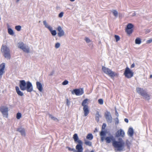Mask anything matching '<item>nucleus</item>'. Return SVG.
Segmentation results:
<instances>
[{
	"mask_svg": "<svg viewBox=\"0 0 152 152\" xmlns=\"http://www.w3.org/2000/svg\"><path fill=\"white\" fill-rule=\"evenodd\" d=\"M19 86L20 89L22 91L26 90L29 92H31L33 91L32 84L29 81L26 82L24 80H20Z\"/></svg>",
	"mask_w": 152,
	"mask_h": 152,
	"instance_id": "nucleus-1",
	"label": "nucleus"
},
{
	"mask_svg": "<svg viewBox=\"0 0 152 152\" xmlns=\"http://www.w3.org/2000/svg\"><path fill=\"white\" fill-rule=\"evenodd\" d=\"M118 141L115 140L113 142V145L115 148H117V151H122L124 147V142L121 138H118Z\"/></svg>",
	"mask_w": 152,
	"mask_h": 152,
	"instance_id": "nucleus-2",
	"label": "nucleus"
},
{
	"mask_svg": "<svg viewBox=\"0 0 152 152\" xmlns=\"http://www.w3.org/2000/svg\"><path fill=\"white\" fill-rule=\"evenodd\" d=\"M73 138L74 139L75 142V143H77V144L76 146V152H83V148L82 146L83 144V142L79 139L78 137L77 134H75L73 136Z\"/></svg>",
	"mask_w": 152,
	"mask_h": 152,
	"instance_id": "nucleus-3",
	"label": "nucleus"
},
{
	"mask_svg": "<svg viewBox=\"0 0 152 152\" xmlns=\"http://www.w3.org/2000/svg\"><path fill=\"white\" fill-rule=\"evenodd\" d=\"M137 92L140 95L142 96L146 100H149L150 99V95L147 93L146 90L139 87L136 88Z\"/></svg>",
	"mask_w": 152,
	"mask_h": 152,
	"instance_id": "nucleus-4",
	"label": "nucleus"
},
{
	"mask_svg": "<svg viewBox=\"0 0 152 152\" xmlns=\"http://www.w3.org/2000/svg\"><path fill=\"white\" fill-rule=\"evenodd\" d=\"M1 50L3 53V56L7 59H10L11 58L10 50L9 48L6 45H3L2 46Z\"/></svg>",
	"mask_w": 152,
	"mask_h": 152,
	"instance_id": "nucleus-5",
	"label": "nucleus"
},
{
	"mask_svg": "<svg viewBox=\"0 0 152 152\" xmlns=\"http://www.w3.org/2000/svg\"><path fill=\"white\" fill-rule=\"evenodd\" d=\"M102 70L104 73L108 75L111 78H113L114 76L117 75V74L111 70L104 66H102Z\"/></svg>",
	"mask_w": 152,
	"mask_h": 152,
	"instance_id": "nucleus-6",
	"label": "nucleus"
},
{
	"mask_svg": "<svg viewBox=\"0 0 152 152\" xmlns=\"http://www.w3.org/2000/svg\"><path fill=\"white\" fill-rule=\"evenodd\" d=\"M0 111L4 117L7 118L8 115V108L6 106H2L0 107Z\"/></svg>",
	"mask_w": 152,
	"mask_h": 152,
	"instance_id": "nucleus-7",
	"label": "nucleus"
},
{
	"mask_svg": "<svg viewBox=\"0 0 152 152\" xmlns=\"http://www.w3.org/2000/svg\"><path fill=\"white\" fill-rule=\"evenodd\" d=\"M124 74L126 77L129 78L132 77L133 75V73L128 67H127L125 70Z\"/></svg>",
	"mask_w": 152,
	"mask_h": 152,
	"instance_id": "nucleus-8",
	"label": "nucleus"
},
{
	"mask_svg": "<svg viewBox=\"0 0 152 152\" xmlns=\"http://www.w3.org/2000/svg\"><path fill=\"white\" fill-rule=\"evenodd\" d=\"M104 116L107 122L110 123H111L112 122V118L109 112L107 111L104 114Z\"/></svg>",
	"mask_w": 152,
	"mask_h": 152,
	"instance_id": "nucleus-9",
	"label": "nucleus"
},
{
	"mask_svg": "<svg viewBox=\"0 0 152 152\" xmlns=\"http://www.w3.org/2000/svg\"><path fill=\"white\" fill-rule=\"evenodd\" d=\"M72 94H75L76 95H80L83 94V88L81 89V90L79 89H74L72 91Z\"/></svg>",
	"mask_w": 152,
	"mask_h": 152,
	"instance_id": "nucleus-10",
	"label": "nucleus"
},
{
	"mask_svg": "<svg viewBox=\"0 0 152 152\" xmlns=\"http://www.w3.org/2000/svg\"><path fill=\"white\" fill-rule=\"evenodd\" d=\"M124 135L125 132L124 130L122 129H120L118 130L116 133L115 137H118L120 136L123 137H124Z\"/></svg>",
	"mask_w": 152,
	"mask_h": 152,
	"instance_id": "nucleus-11",
	"label": "nucleus"
},
{
	"mask_svg": "<svg viewBox=\"0 0 152 152\" xmlns=\"http://www.w3.org/2000/svg\"><path fill=\"white\" fill-rule=\"evenodd\" d=\"M105 140L106 143H109L111 141L113 142L115 140V138L112 135H111L110 136L106 137L105 138Z\"/></svg>",
	"mask_w": 152,
	"mask_h": 152,
	"instance_id": "nucleus-12",
	"label": "nucleus"
},
{
	"mask_svg": "<svg viewBox=\"0 0 152 152\" xmlns=\"http://www.w3.org/2000/svg\"><path fill=\"white\" fill-rule=\"evenodd\" d=\"M57 30L58 32V35L59 37H61L64 35V32L60 26H58Z\"/></svg>",
	"mask_w": 152,
	"mask_h": 152,
	"instance_id": "nucleus-13",
	"label": "nucleus"
},
{
	"mask_svg": "<svg viewBox=\"0 0 152 152\" xmlns=\"http://www.w3.org/2000/svg\"><path fill=\"white\" fill-rule=\"evenodd\" d=\"M5 66V64L4 63H3L0 65V76H2L4 73Z\"/></svg>",
	"mask_w": 152,
	"mask_h": 152,
	"instance_id": "nucleus-14",
	"label": "nucleus"
},
{
	"mask_svg": "<svg viewBox=\"0 0 152 152\" xmlns=\"http://www.w3.org/2000/svg\"><path fill=\"white\" fill-rule=\"evenodd\" d=\"M83 110L84 111V116H87L88 115L89 112L88 106L83 107Z\"/></svg>",
	"mask_w": 152,
	"mask_h": 152,
	"instance_id": "nucleus-15",
	"label": "nucleus"
},
{
	"mask_svg": "<svg viewBox=\"0 0 152 152\" xmlns=\"http://www.w3.org/2000/svg\"><path fill=\"white\" fill-rule=\"evenodd\" d=\"M37 88L40 92H42L43 90V88L41 83L39 82H36Z\"/></svg>",
	"mask_w": 152,
	"mask_h": 152,
	"instance_id": "nucleus-16",
	"label": "nucleus"
},
{
	"mask_svg": "<svg viewBox=\"0 0 152 152\" xmlns=\"http://www.w3.org/2000/svg\"><path fill=\"white\" fill-rule=\"evenodd\" d=\"M18 131L20 132L21 135L22 136H25L26 135L25 132V129L24 128H20L17 129V130Z\"/></svg>",
	"mask_w": 152,
	"mask_h": 152,
	"instance_id": "nucleus-17",
	"label": "nucleus"
},
{
	"mask_svg": "<svg viewBox=\"0 0 152 152\" xmlns=\"http://www.w3.org/2000/svg\"><path fill=\"white\" fill-rule=\"evenodd\" d=\"M134 130L132 127H129L128 131V134L130 137H132L134 134Z\"/></svg>",
	"mask_w": 152,
	"mask_h": 152,
	"instance_id": "nucleus-18",
	"label": "nucleus"
},
{
	"mask_svg": "<svg viewBox=\"0 0 152 152\" xmlns=\"http://www.w3.org/2000/svg\"><path fill=\"white\" fill-rule=\"evenodd\" d=\"M15 89L17 94L19 96H22L23 95V93L20 91L19 88L18 86H16L15 87Z\"/></svg>",
	"mask_w": 152,
	"mask_h": 152,
	"instance_id": "nucleus-19",
	"label": "nucleus"
},
{
	"mask_svg": "<svg viewBox=\"0 0 152 152\" xmlns=\"http://www.w3.org/2000/svg\"><path fill=\"white\" fill-rule=\"evenodd\" d=\"M99 117H101V116L100 115L99 112L98 111H97L95 116V119L97 122L99 121Z\"/></svg>",
	"mask_w": 152,
	"mask_h": 152,
	"instance_id": "nucleus-20",
	"label": "nucleus"
},
{
	"mask_svg": "<svg viewBox=\"0 0 152 152\" xmlns=\"http://www.w3.org/2000/svg\"><path fill=\"white\" fill-rule=\"evenodd\" d=\"M88 99H85L84 100L82 103V105L83 107H84L85 106H88V105L86 104H88Z\"/></svg>",
	"mask_w": 152,
	"mask_h": 152,
	"instance_id": "nucleus-21",
	"label": "nucleus"
},
{
	"mask_svg": "<svg viewBox=\"0 0 152 152\" xmlns=\"http://www.w3.org/2000/svg\"><path fill=\"white\" fill-rule=\"evenodd\" d=\"M18 47L21 49L22 50L26 46L24 45V44L22 42H20L18 43Z\"/></svg>",
	"mask_w": 152,
	"mask_h": 152,
	"instance_id": "nucleus-22",
	"label": "nucleus"
},
{
	"mask_svg": "<svg viewBox=\"0 0 152 152\" xmlns=\"http://www.w3.org/2000/svg\"><path fill=\"white\" fill-rule=\"evenodd\" d=\"M22 50L24 52L27 53H28L30 52L29 48L28 46H26Z\"/></svg>",
	"mask_w": 152,
	"mask_h": 152,
	"instance_id": "nucleus-23",
	"label": "nucleus"
},
{
	"mask_svg": "<svg viewBox=\"0 0 152 152\" xmlns=\"http://www.w3.org/2000/svg\"><path fill=\"white\" fill-rule=\"evenodd\" d=\"M43 23L45 26V27L46 28H48L49 30L50 29L52 28L48 24V23L46 22V21L45 20L43 21Z\"/></svg>",
	"mask_w": 152,
	"mask_h": 152,
	"instance_id": "nucleus-24",
	"label": "nucleus"
},
{
	"mask_svg": "<svg viewBox=\"0 0 152 152\" xmlns=\"http://www.w3.org/2000/svg\"><path fill=\"white\" fill-rule=\"evenodd\" d=\"M93 138V136L92 134L91 133L88 134L86 136V138L90 140H92Z\"/></svg>",
	"mask_w": 152,
	"mask_h": 152,
	"instance_id": "nucleus-25",
	"label": "nucleus"
},
{
	"mask_svg": "<svg viewBox=\"0 0 152 152\" xmlns=\"http://www.w3.org/2000/svg\"><path fill=\"white\" fill-rule=\"evenodd\" d=\"M49 30L53 36H55L56 34L57 33L56 31L55 30H53L52 27Z\"/></svg>",
	"mask_w": 152,
	"mask_h": 152,
	"instance_id": "nucleus-26",
	"label": "nucleus"
},
{
	"mask_svg": "<svg viewBox=\"0 0 152 152\" xmlns=\"http://www.w3.org/2000/svg\"><path fill=\"white\" fill-rule=\"evenodd\" d=\"M49 117L51 119L54 121H58V120L57 118L53 116L52 115L49 114Z\"/></svg>",
	"mask_w": 152,
	"mask_h": 152,
	"instance_id": "nucleus-27",
	"label": "nucleus"
},
{
	"mask_svg": "<svg viewBox=\"0 0 152 152\" xmlns=\"http://www.w3.org/2000/svg\"><path fill=\"white\" fill-rule=\"evenodd\" d=\"M141 43V39L139 37L137 38L135 40V43L137 44H140Z\"/></svg>",
	"mask_w": 152,
	"mask_h": 152,
	"instance_id": "nucleus-28",
	"label": "nucleus"
},
{
	"mask_svg": "<svg viewBox=\"0 0 152 152\" xmlns=\"http://www.w3.org/2000/svg\"><path fill=\"white\" fill-rule=\"evenodd\" d=\"M133 25L132 23H129L127 24L126 28L128 29H132L133 27Z\"/></svg>",
	"mask_w": 152,
	"mask_h": 152,
	"instance_id": "nucleus-29",
	"label": "nucleus"
},
{
	"mask_svg": "<svg viewBox=\"0 0 152 152\" xmlns=\"http://www.w3.org/2000/svg\"><path fill=\"white\" fill-rule=\"evenodd\" d=\"M133 31V30L132 29H128L127 28L126 29V31L128 34H130L132 33Z\"/></svg>",
	"mask_w": 152,
	"mask_h": 152,
	"instance_id": "nucleus-30",
	"label": "nucleus"
},
{
	"mask_svg": "<svg viewBox=\"0 0 152 152\" xmlns=\"http://www.w3.org/2000/svg\"><path fill=\"white\" fill-rule=\"evenodd\" d=\"M8 33L11 35H13L14 34L13 30L11 28H8Z\"/></svg>",
	"mask_w": 152,
	"mask_h": 152,
	"instance_id": "nucleus-31",
	"label": "nucleus"
},
{
	"mask_svg": "<svg viewBox=\"0 0 152 152\" xmlns=\"http://www.w3.org/2000/svg\"><path fill=\"white\" fill-rule=\"evenodd\" d=\"M112 12L114 16L115 17H117L118 15V12L116 10H113Z\"/></svg>",
	"mask_w": 152,
	"mask_h": 152,
	"instance_id": "nucleus-32",
	"label": "nucleus"
},
{
	"mask_svg": "<svg viewBox=\"0 0 152 152\" xmlns=\"http://www.w3.org/2000/svg\"><path fill=\"white\" fill-rule=\"evenodd\" d=\"M102 130H102L100 132V135L101 136L104 137L106 135V132L105 131Z\"/></svg>",
	"mask_w": 152,
	"mask_h": 152,
	"instance_id": "nucleus-33",
	"label": "nucleus"
},
{
	"mask_svg": "<svg viewBox=\"0 0 152 152\" xmlns=\"http://www.w3.org/2000/svg\"><path fill=\"white\" fill-rule=\"evenodd\" d=\"M126 143L127 148H129L131 144L130 142L128 140H127L126 141Z\"/></svg>",
	"mask_w": 152,
	"mask_h": 152,
	"instance_id": "nucleus-34",
	"label": "nucleus"
},
{
	"mask_svg": "<svg viewBox=\"0 0 152 152\" xmlns=\"http://www.w3.org/2000/svg\"><path fill=\"white\" fill-rule=\"evenodd\" d=\"M85 144L86 145H88L89 146H91L92 145V142L91 141H86L85 142Z\"/></svg>",
	"mask_w": 152,
	"mask_h": 152,
	"instance_id": "nucleus-35",
	"label": "nucleus"
},
{
	"mask_svg": "<svg viewBox=\"0 0 152 152\" xmlns=\"http://www.w3.org/2000/svg\"><path fill=\"white\" fill-rule=\"evenodd\" d=\"M21 114L20 113H18L16 114V118L17 119H20L21 117Z\"/></svg>",
	"mask_w": 152,
	"mask_h": 152,
	"instance_id": "nucleus-36",
	"label": "nucleus"
},
{
	"mask_svg": "<svg viewBox=\"0 0 152 152\" xmlns=\"http://www.w3.org/2000/svg\"><path fill=\"white\" fill-rule=\"evenodd\" d=\"M21 26L20 25L16 26H15V29L18 31H19L21 29Z\"/></svg>",
	"mask_w": 152,
	"mask_h": 152,
	"instance_id": "nucleus-37",
	"label": "nucleus"
},
{
	"mask_svg": "<svg viewBox=\"0 0 152 152\" xmlns=\"http://www.w3.org/2000/svg\"><path fill=\"white\" fill-rule=\"evenodd\" d=\"M66 148H67L69 151H72L74 152H76V150L74 148H71L69 147H67Z\"/></svg>",
	"mask_w": 152,
	"mask_h": 152,
	"instance_id": "nucleus-38",
	"label": "nucleus"
},
{
	"mask_svg": "<svg viewBox=\"0 0 152 152\" xmlns=\"http://www.w3.org/2000/svg\"><path fill=\"white\" fill-rule=\"evenodd\" d=\"M115 39L116 42H118L120 39V37L118 35H115Z\"/></svg>",
	"mask_w": 152,
	"mask_h": 152,
	"instance_id": "nucleus-39",
	"label": "nucleus"
},
{
	"mask_svg": "<svg viewBox=\"0 0 152 152\" xmlns=\"http://www.w3.org/2000/svg\"><path fill=\"white\" fill-rule=\"evenodd\" d=\"M99 103L100 104H103V100L102 99H99L98 100Z\"/></svg>",
	"mask_w": 152,
	"mask_h": 152,
	"instance_id": "nucleus-40",
	"label": "nucleus"
},
{
	"mask_svg": "<svg viewBox=\"0 0 152 152\" xmlns=\"http://www.w3.org/2000/svg\"><path fill=\"white\" fill-rule=\"evenodd\" d=\"M60 44L59 43L57 42L55 44V48H58L60 47Z\"/></svg>",
	"mask_w": 152,
	"mask_h": 152,
	"instance_id": "nucleus-41",
	"label": "nucleus"
},
{
	"mask_svg": "<svg viewBox=\"0 0 152 152\" xmlns=\"http://www.w3.org/2000/svg\"><path fill=\"white\" fill-rule=\"evenodd\" d=\"M68 81L67 80H66L63 82L62 83V84L63 85H65L68 84Z\"/></svg>",
	"mask_w": 152,
	"mask_h": 152,
	"instance_id": "nucleus-42",
	"label": "nucleus"
},
{
	"mask_svg": "<svg viewBox=\"0 0 152 152\" xmlns=\"http://www.w3.org/2000/svg\"><path fill=\"white\" fill-rule=\"evenodd\" d=\"M106 126V124L105 123H103L102 126V130H104L105 129V128Z\"/></svg>",
	"mask_w": 152,
	"mask_h": 152,
	"instance_id": "nucleus-43",
	"label": "nucleus"
},
{
	"mask_svg": "<svg viewBox=\"0 0 152 152\" xmlns=\"http://www.w3.org/2000/svg\"><path fill=\"white\" fill-rule=\"evenodd\" d=\"M64 13L63 12H60L58 15V17L59 18H62L63 15Z\"/></svg>",
	"mask_w": 152,
	"mask_h": 152,
	"instance_id": "nucleus-44",
	"label": "nucleus"
},
{
	"mask_svg": "<svg viewBox=\"0 0 152 152\" xmlns=\"http://www.w3.org/2000/svg\"><path fill=\"white\" fill-rule=\"evenodd\" d=\"M66 104L68 106H69L70 104V102L68 100V99H66Z\"/></svg>",
	"mask_w": 152,
	"mask_h": 152,
	"instance_id": "nucleus-45",
	"label": "nucleus"
},
{
	"mask_svg": "<svg viewBox=\"0 0 152 152\" xmlns=\"http://www.w3.org/2000/svg\"><path fill=\"white\" fill-rule=\"evenodd\" d=\"M119 123V120L118 118L117 117L115 118V124L116 125L118 124Z\"/></svg>",
	"mask_w": 152,
	"mask_h": 152,
	"instance_id": "nucleus-46",
	"label": "nucleus"
},
{
	"mask_svg": "<svg viewBox=\"0 0 152 152\" xmlns=\"http://www.w3.org/2000/svg\"><path fill=\"white\" fill-rule=\"evenodd\" d=\"M85 40L87 43H88L90 42V40L87 37L85 38Z\"/></svg>",
	"mask_w": 152,
	"mask_h": 152,
	"instance_id": "nucleus-47",
	"label": "nucleus"
},
{
	"mask_svg": "<svg viewBox=\"0 0 152 152\" xmlns=\"http://www.w3.org/2000/svg\"><path fill=\"white\" fill-rule=\"evenodd\" d=\"M152 42V39H149L146 41L147 43H150Z\"/></svg>",
	"mask_w": 152,
	"mask_h": 152,
	"instance_id": "nucleus-48",
	"label": "nucleus"
},
{
	"mask_svg": "<svg viewBox=\"0 0 152 152\" xmlns=\"http://www.w3.org/2000/svg\"><path fill=\"white\" fill-rule=\"evenodd\" d=\"M54 71L53 70L50 74L49 75L50 76H52L54 74Z\"/></svg>",
	"mask_w": 152,
	"mask_h": 152,
	"instance_id": "nucleus-49",
	"label": "nucleus"
},
{
	"mask_svg": "<svg viewBox=\"0 0 152 152\" xmlns=\"http://www.w3.org/2000/svg\"><path fill=\"white\" fill-rule=\"evenodd\" d=\"M115 115L116 116H117V117H118L119 116V114L117 112V110H116V109H115Z\"/></svg>",
	"mask_w": 152,
	"mask_h": 152,
	"instance_id": "nucleus-50",
	"label": "nucleus"
},
{
	"mask_svg": "<svg viewBox=\"0 0 152 152\" xmlns=\"http://www.w3.org/2000/svg\"><path fill=\"white\" fill-rule=\"evenodd\" d=\"M105 138L103 136H102L101 138V141L102 142H103L104 140L105 139Z\"/></svg>",
	"mask_w": 152,
	"mask_h": 152,
	"instance_id": "nucleus-51",
	"label": "nucleus"
},
{
	"mask_svg": "<svg viewBox=\"0 0 152 152\" xmlns=\"http://www.w3.org/2000/svg\"><path fill=\"white\" fill-rule=\"evenodd\" d=\"M134 66H135V65H134V63H133V64H132L131 65V68H132L134 67Z\"/></svg>",
	"mask_w": 152,
	"mask_h": 152,
	"instance_id": "nucleus-52",
	"label": "nucleus"
},
{
	"mask_svg": "<svg viewBox=\"0 0 152 152\" xmlns=\"http://www.w3.org/2000/svg\"><path fill=\"white\" fill-rule=\"evenodd\" d=\"M124 121L127 123H128L129 122V120H128L127 119V118H125L124 119Z\"/></svg>",
	"mask_w": 152,
	"mask_h": 152,
	"instance_id": "nucleus-53",
	"label": "nucleus"
},
{
	"mask_svg": "<svg viewBox=\"0 0 152 152\" xmlns=\"http://www.w3.org/2000/svg\"><path fill=\"white\" fill-rule=\"evenodd\" d=\"M136 13H135V12H134V13H133L132 15V16H135L136 15Z\"/></svg>",
	"mask_w": 152,
	"mask_h": 152,
	"instance_id": "nucleus-54",
	"label": "nucleus"
},
{
	"mask_svg": "<svg viewBox=\"0 0 152 152\" xmlns=\"http://www.w3.org/2000/svg\"><path fill=\"white\" fill-rule=\"evenodd\" d=\"M150 78H152V75H151L150 76Z\"/></svg>",
	"mask_w": 152,
	"mask_h": 152,
	"instance_id": "nucleus-55",
	"label": "nucleus"
},
{
	"mask_svg": "<svg viewBox=\"0 0 152 152\" xmlns=\"http://www.w3.org/2000/svg\"><path fill=\"white\" fill-rule=\"evenodd\" d=\"M71 1H75V0H70Z\"/></svg>",
	"mask_w": 152,
	"mask_h": 152,
	"instance_id": "nucleus-56",
	"label": "nucleus"
},
{
	"mask_svg": "<svg viewBox=\"0 0 152 152\" xmlns=\"http://www.w3.org/2000/svg\"><path fill=\"white\" fill-rule=\"evenodd\" d=\"M90 152H94V150H93L91 151Z\"/></svg>",
	"mask_w": 152,
	"mask_h": 152,
	"instance_id": "nucleus-57",
	"label": "nucleus"
},
{
	"mask_svg": "<svg viewBox=\"0 0 152 152\" xmlns=\"http://www.w3.org/2000/svg\"><path fill=\"white\" fill-rule=\"evenodd\" d=\"M20 0H17V2H18Z\"/></svg>",
	"mask_w": 152,
	"mask_h": 152,
	"instance_id": "nucleus-58",
	"label": "nucleus"
},
{
	"mask_svg": "<svg viewBox=\"0 0 152 152\" xmlns=\"http://www.w3.org/2000/svg\"><path fill=\"white\" fill-rule=\"evenodd\" d=\"M2 76H0V79L2 77Z\"/></svg>",
	"mask_w": 152,
	"mask_h": 152,
	"instance_id": "nucleus-59",
	"label": "nucleus"
},
{
	"mask_svg": "<svg viewBox=\"0 0 152 152\" xmlns=\"http://www.w3.org/2000/svg\"><path fill=\"white\" fill-rule=\"evenodd\" d=\"M150 32V31H149H149H148V32Z\"/></svg>",
	"mask_w": 152,
	"mask_h": 152,
	"instance_id": "nucleus-60",
	"label": "nucleus"
},
{
	"mask_svg": "<svg viewBox=\"0 0 152 152\" xmlns=\"http://www.w3.org/2000/svg\"><path fill=\"white\" fill-rule=\"evenodd\" d=\"M96 130L97 131V130H96H96H95V131H96Z\"/></svg>",
	"mask_w": 152,
	"mask_h": 152,
	"instance_id": "nucleus-61",
	"label": "nucleus"
},
{
	"mask_svg": "<svg viewBox=\"0 0 152 152\" xmlns=\"http://www.w3.org/2000/svg\"><path fill=\"white\" fill-rule=\"evenodd\" d=\"M96 130L97 131V130H96H96H95V131H96Z\"/></svg>",
	"mask_w": 152,
	"mask_h": 152,
	"instance_id": "nucleus-62",
	"label": "nucleus"
}]
</instances>
